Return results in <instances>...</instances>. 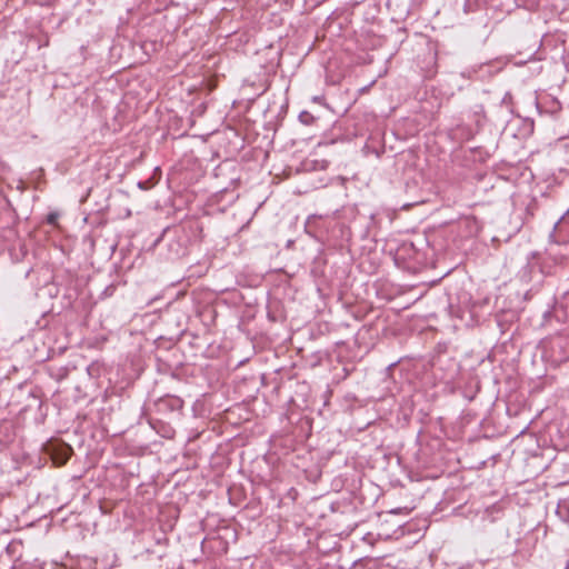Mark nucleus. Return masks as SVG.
Instances as JSON below:
<instances>
[{
  "mask_svg": "<svg viewBox=\"0 0 569 569\" xmlns=\"http://www.w3.org/2000/svg\"><path fill=\"white\" fill-rule=\"evenodd\" d=\"M68 376V369L60 367L57 368L56 371L53 368H51V377L56 378L57 380H62Z\"/></svg>",
  "mask_w": 569,
  "mask_h": 569,
  "instance_id": "nucleus-5",
  "label": "nucleus"
},
{
  "mask_svg": "<svg viewBox=\"0 0 569 569\" xmlns=\"http://www.w3.org/2000/svg\"><path fill=\"white\" fill-rule=\"evenodd\" d=\"M418 257V251L412 242L402 241L396 250H393V263L405 270H416L417 263L415 262Z\"/></svg>",
  "mask_w": 569,
  "mask_h": 569,
  "instance_id": "nucleus-2",
  "label": "nucleus"
},
{
  "mask_svg": "<svg viewBox=\"0 0 569 569\" xmlns=\"http://www.w3.org/2000/svg\"><path fill=\"white\" fill-rule=\"evenodd\" d=\"M138 187H139L140 189H142V190H147V189H149V188H151V187H152V183H151L149 180H147V181H140V182L138 183Z\"/></svg>",
  "mask_w": 569,
  "mask_h": 569,
  "instance_id": "nucleus-9",
  "label": "nucleus"
},
{
  "mask_svg": "<svg viewBox=\"0 0 569 569\" xmlns=\"http://www.w3.org/2000/svg\"><path fill=\"white\" fill-rule=\"evenodd\" d=\"M17 546H18V543L10 542V543L7 546V548H6L7 552H8V553L13 552Z\"/></svg>",
  "mask_w": 569,
  "mask_h": 569,
  "instance_id": "nucleus-10",
  "label": "nucleus"
},
{
  "mask_svg": "<svg viewBox=\"0 0 569 569\" xmlns=\"http://www.w3.org/2000/svg\"><path fill=\"white\" fill-rule=\"evenodd\" d=\"M387 331H388V329H387V328L382 329V333H383V335H387Z\"/></svg>",
  "mask_w": 569,
  "mask_h": 569,
  "instance_id": "nucleus-11",
  "label": "nucleus"
},
{
  "mask_svg": "<svg viewBox=\"0 0 569 569\" xmlns=\"http://www.w3.org/2000/svg\"><path fill=\"white\" fill-rule=\"evenodd\" d=\"M560 149H562L567 156L566 161L569 164V139L562 140L559 144Z\"/></svg>",
  "mask_w": 569,
  "mask_h": 569,
  "instance_id": "nucleus-8",
  "label": "nucleus"
},
{
  "mask_svg": "<svg viewBox=\"0 0 569 569\" xmlns=\"http://www.w3.org/2000/svg\"><path fill=\"white\" fill-rule=\"evenodd\" d=\"M387 371L391 372V365L387 367Z\"/></svg>",
  "mask_w": 569,
  "mask_h": 569,
  "instance_id": "nucleus-12",
  "label": "nucleus"
},
{
  "mask_svg": "<svg viewBox=\"0 0 569 569\" xmlns=\"http://www.w3.org/2000/svg\"><path fill=\"white\" fill-rule=\"evenodd\" d=\"M299 120L306 126H311L315 123L316 117L311 112L305 110L300 112Z\"/></svg>",
  "mask_w": 569,
  "mask_h": 569,
  "instance_id": "nucleus-4",
  "label": "nucleus"
},
{
  "mask_svg": "<svg viewBox=\"0 0 569 569\" xmlns=\"http://www.w3.org/2000/svg\"><path fill=\"white\" fill-rule=\"evenodd\" d=\"M373 142H375V139H371V143H373ZM369 148H373V146L370 144Z\"/></svg>",
  "mask_w": 569,
  "mask_h": 569,
  "instance_id": "nucleus-13",
  "label": "nucleus"
},
{
  "mask_svg": "<svg viewBox=\"0 0 569 569\" xmlns=\"http://www.w3.org/2000/svg\"><path fill=\"white\" fill-rule=\"evenodd\" d=\"M58 219H59V213L53 211V212L48 213L46 221H47V223H49L53 227H58Z\"/></svg>",
  "mask_w": 569,
  "mask_h": 569,
  "instance_id": "nucleus-7",
  "label": "nucleus"
},
{
  "mask_svg": "<svg viewBox=\"0 0 569 569\" xmlns=\"http://www.w3.org/2000/svg\"><path fill=\"white\" fill-rule=\"evenodd\" d=\"M43 451L51 458L57 467L64 466L73 453L70 445L61 439H50L43 445Z\"/></svg>",
  "mask_w": 569,
  "mask_h": 569,
  "instance_id": "nucleus-1",
  "label": "nucleus"
},
{
  "mask_svg": "<svg viewBox=\"0 0 569 569\" xmlns=\"http://www.w3.org/2000/svg\"><path fill=\"white\" fill-rule=\"evenodd\" d=\"M160 406H164L171 411H181L183 408V400L176 396H167L159 401Z\"/></svg>",
  "mask_w": 569,
  "mask_h": 569,
  "instance_id": "nucleus-3",
  "label": "nucleus"
},
{
  "mask_svg": "<svg viewBox=\"0 0 569 569\" xmlns=\"http://www.w3.org/2000/svg\"><path fill=\"white\" fill-rule=\"evenodd\" d=\"M229 170H231V171H233V172H234V171H236V167H234V166H232V167H230V168H229V167H227V166H221V164H220V166H218V167L216 168V170H214V174H216V177L218 178V177H220V176L226 174Z\"/></svg>",
  "mask_w": 569,
  "mask_h": 569,
  "instance_id": "nucleus-6",
  "label": "nucleus"
}]
</instances>
